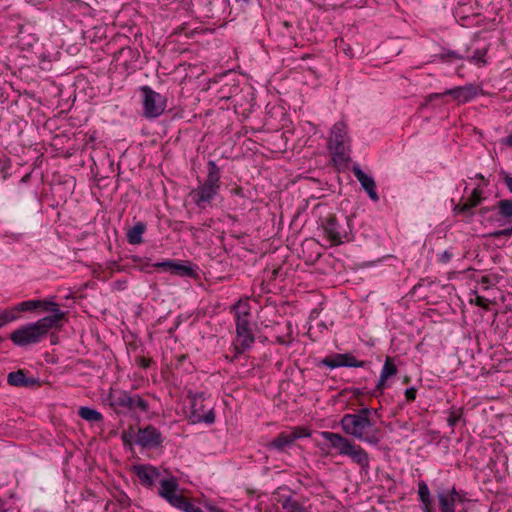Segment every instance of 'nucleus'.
Masks as SVG:
<instances>
[{"label":"nucleus","mask_w":512,"mask_h":512,"mask_svg":"<svg viewBox=\"0 0 512 512\" xmlns=\"http://www.w3.org/2000/svg\"><path fill=\"white\" fill-rule=\"evenodd\" d=\"M377 413V409L363 407L356 413L345 414L340 425L345 434L371 445H378L380 442V429L376 427L371 419V414Z\"/></svg>","instance_id":"1"},{"label":"nucleus","mask_w":512,"mask_h":512,"mask_svg":"<svg viewBox=\"0 0 512 512\" xmlns=\"http://www.w3.org/2000/svg\"><path fill=\"white\" fill-rule=\"evenodd\" d=\"M235 312L236 335L239 345L235 346V355L230 359L233 362L244 351L251 348L255 342V336L252 333L249 317L250 306L248 302L239 300L231 308Z\"/></svg>","instance_id":"2"},{"label":"nucleus","mask_w":512,"mask_h":512,"mask_svg":"<svg viewBox=\"0 0 512 512\" xmlns=\"http://www.w3.org/2000/svg\"><path fill=\"white\" fill-rule=\"evenodd\" d=\"M321 435L330 443L332 448L338 451L339 455L348 456L363 470H367L369 468V454L360 445L355 444L350 439L338 433L323 431Z\"/></svg>","instance_id":"3"},{"label":"nucleus","mask_w":512,"mask_h":512,"mask_svg":"<svg viewBox=\"0 0 512 512\" xmlns=\"http://www.w3.org/2000/svg\"><path fill=\"white\" fill-rule=\"evenodd\" d=\"M208 174L201 185L193 189L189 196L196 206L199 208H206L210 204L220 189V169L216 162L210 160L207 164Z\"/></svg>","instance_id":"4"},{"label":"nucleus","mask_w":512,"mask_h":512,"mask_svg":"<svg viewBox=\"0 0 512 512\" xmlns=\"http://www.w3.org/2000/svg\"><path fill=\"white\" fill-rule=\"evenodd\" d=\"M107 400L109 405L117 413H120L122 409L131 413H136L138 411L147 413L149 410L148 401L136 393H130L123 390H111L108 394Z\"/></svg>","instance_id":"5"},{"label":"nucleus","mask_w":512,"mask_h":512,"mask_svg":"<svg viewBox=\"0 0 512 512\" xmlns=\"http://www.w3.org/2000/svg\"><path fill=\"white\" fill-rule=\"evenodd\" d=\"M323 228L333 245H340L351 239L352 229L346 217L339 221L334 215H330L323 223Z\"/></svg>","instance_id":"6"},{"label":"nucleus","mask_w":512,"mask_h":512,"mask_svg":"<svg viewBox=\"0 0 512 512\" xmlns=\"http://www.w3.org/2000/svg\"><path fill=\"white\" fill-rule=\"evenodd\" d=\"M143 96L142 104L146 118L159 117L166 108V99L151 87L145 85L140 87Z\"/></svg>","instance_id":"7"},{"label":"nucleus","mask_w":512,"mask_h":512,"mask_svg":"<svg viewBox=\"0 0 512 512\" xmlns=\"http://www.w3.org/2000/svg\"><path fill=\"white\" fill-rule=\"evenodd\" d=\"M188 398L191 401V410L190 414L188 416L189 420L193 424L197 423H206V424H212L215 421V413L212 408L208 409L207 412H205V394L203 392L200 393H188Z\"/></svg>","instance_id":"8"},{"label":"nucleus","mask_w":512,"mask_h":512,"mask_svg":"<svg viewBox=\"0 0 512 512\" xmlns=\"http://www.w3.org/2000/svg\"><path fill=\"white\" fill-rule=\"evenodd\" d=\"M9 338L13 344L18 347L38 344L43 340L34 323L20 326L10 334Z\"/></svg>","instance_id":"9"},{"label":"nucleus","mask_w":512,"mask_h":512,"mask_svg":"<svg viewBox=\"0 0 512 512\" xmlns=\"http://www.w3.org/2000/svg\"><path fill=\"white\" fill-rule=\"evenodd\" d=\"M446 95L452 96L453 99L459 103H466L478 95V90L477 87L473 84L457 86L451 89H447L443 93H432L428 96V100L431 101Z\"/></svg>","instance_id":"10"},{"label":"nucleus","mask_w":512,"mask_h":512,"mask_svg":"<svg viewBox=\"0 0 512 512\" xmlns=\"http://www.w3.org/2000/svg\"><path fill=\"white\" fill-rule=\"evenodd\" d=\"M134 443L142 448H158L163 443L161 432L153 425H148L145 428H140L134 440Z\"/></svg>","instance_id":"11"},{"label":"nucleus","mask_w":512,"mask_h":512,"mask_svg":"<svg viewBox=\"0 0 512 512\" xmlns=\"http://www.w3.org/2000/svg\"><path fill=\"white\" fill-rule=\"evenodd\" d=\"M321 364L331 369L338 367L362 368L369 365L370 362L357 360L351 353H337L322 359Z\"/></svg>","instance_id":"12"},{"label":"nucleus","mask_w":512,"mask_h":512,"mask_svg":"<svg viewBox=\"0 0 512 512\" xmlns=\"http://www.w3.org/2000/svg\"><path fill=\"white\" fill-rule=\"evenodd\" d=\"M346 138V124L341 121L335 123L328 141V147L333 152L334 156L338 157L339 159H342L345 154L344 144Z\"/></svg>","instance_id":"13"},{"label":"nucleus","mask_w":512,"mask_h":512,"mask_svg":"<svg viewBox=\"0 0 512 512\" xmlns=\"http://www.w3.org/2000/svg\"><path fill=\"white\" fill-rule=\"evenodd\" d=\"M160 489L158 494L164 498L171 506H175V504L181 499L183 495L177 494L176 492L179 490V484L176 477L171 476L170 478H162L159 479Z\"/></svg>","instance_id":"14"},{"label":"nucleus","mask_w":512,"mask_h":512,"mask_svg":"<svg viewBox=\"0 0 512 512\" xmlns=\"http://www.w3.org/2000/svg\"><path fill=\"white\" fill-rule=\"evenodd\" d=\"M66 317V313L61 310H56V313L45 316L36 322H34L39 333L44 339L51 329H61L63 326V320Z\"/></svg>","instance_id":"15"},{"label":"nucleus","mask_w":512,"mask_h":512,"mask_svg":"<svg viewBox=\"0 0 512 512\" xmlns=\"http://www.w3.org/2000/svg\"><path fill=\"white\" fill-rule=\"evenodd\" d=\"M436 496L440 512H455L456 502L463 501L461 494L454 487L450 490H438Z\"/></svg>","instance_id":"16"},{"label":"nucleus","mask_w":512,"mask_h":512,"mask_svg":"<svg viewBox=\"0 0 512 512\" xmlns=\"http://www.w3.org/2000/svg\"><path fill=\"white\" fill-rule=\"evenodd\" d=\"M134 471L139 478L140 483L148 488L154 486L155 483L159 481V477L161 476L160 471L151 465H135Z\"/></svg>","instance_id":"17"},{"label":"nucleus","mask_w":512,"mask_h":512,"mask_svg":"<svg viewBox=\"0 0 512 512\" xmlns=\"http://www.w3.org/2000/svg\"><path fill=\"white\" fill-rule=\"evenodd\" d=\"M352 172L355 178L361 184V187L367 192L368 196L371 200L377 202L379 200V196L376 190V183L374 179L367 175L359 165H354L352 167Z\"/></svg>","instance_id":"18"},{"label":"nucleus","mask_w":512,"mask_h":512,"mask_svg":"<svg viewBox=\"0 0 512 512\" xmlns=\"http://www.w3.org/2000/svg\"><path fill=\"white\" fill-rule=\"evenodd\" d=\"M7 382L14 387H33L40 385L38 378L27 377L25 370L10 372L7 376Z\"/></svg>","instance_id":"19"},{"label":"nucleus","mask_w":512,"mask_h":512,"mask_svg":"<svg viewBox=\"0 0 512 512\" xmlns=\"http://www.w3.org/2000/svg\"><path fill=\"white\" fill-rule=\"evenodd\" d=\"M482 192L480 189L476 188L473 190L471 196L467 199V201L463 204L457 205L454 210L459 213L466 214L468 216H472V208L479 205L482 201Z\"/></svg>","instance_id":"20"},{"label":"nucleus","mask_w":512,"mask_h":512,"mask_svg":"<svg viewBox=\"0 0 512 512\" xmlns=\"http://www.w3.org/2000/svg\"><path fill=\"white\" fill-rule=\"evenodd\" d=\"M297 440V436H292L291 433L281 432L267 444L269 450H276L279 452L284 451L287 447H290L294 441Z\"/></svg>","instance_id":"21"},{"label":"nucleus","mask_w":512,"mask_h":512,"mask_svg":"<svg viewBox=\"0 0 512 512\" xmlns=\"http://www.w3.org/2000/svg\"><path fill=\"white\" fill-rule=\"evenodd\" d=\"M198 268L195 265H186L181 261H172L170 273L180 277H190L197 278L198 277Z\"/></svg>","instance_id":"22"},{"label":"nucleus","mask_w":512,"mask_h":512,"mask_svg":"<svg viewBox=\"0 0 512 512\" xmlns=\"http://www.w3.org/2000/svg\"><path fill=\"white\" fill-rule=\"evenodd\" d=\"M146 224L144 222H137L126 233V238L129 244L137 245L143 242L142 235L146 231Z\"/></svg>","instance_id":"23"},{"label":"nucleus","mask_w":512,"mask_h":512,"mask_svg":"<svg viewBox=\"0 0 512 512\" xmlns=\"http://www.w3.org/2000/svg\"><path fill=\"white\" fill-rule=\"evenodd\" d=\"M418 497L423 505V512L433 510V500L427 483L423 480L418 482Z\"/></svg>","instance_id":"24"},{"label":"nucleus","mask_w":512,"mask_h":512,"mask_svg":"<svg viewBox=\"0 0 512 512\" xmlns=\"http://www.w3.org/2000/svg\"><path fill=\"white\" fill-rule=\"evenodd\" d=\"M494 208H497V215L506 220L507 223H512V199H503L498 201Z\"/></svg>","instance_id":"25"},{"label":"nucleus","mask_w":512,"mask_h":512,"mask_svg":"<svg viewBox=\"0 0 512 512\" xmlns=\"http://www.w3.org/2000/svg\"><path fill=\"white\" fill-rule=\"evenodd\" d=\"M78 415L88 422L97 423L103 420V416L99 411L86 406L79 408Z\"/></svg>","instance_id":"26"},{"label":"nucleus","mask_w":512,"mask_h":512,"mask_svg":"<svg viewBox=\"0 0 512 512\" xmlns=\"http://www.w3.org/2000/svg\"><path fill=\"white\" fill-rule=\"evenodd\" d=\"M175 508L183 512H204L200 507L196 506L188 498L182 496L181 499L175 504Z\"/></svg>","instance_id":"27"},{"label":"nucleus","mask_w":512,"mask_h":512,"mask_svg":"<svg viewBox=\"0 0 512 512\" xmlns=\"http://www.w3.org/2000/svg\"><path fill=\"white\" fill-rule=\"evenodd\" d=\"M398 372L397 366L395 365L393 358L387 356L384 362V365L381 370V374L384 378L389 379L392 376H395Z\"/></svg>","instance_id":"28"},{"label":"nucleus","mask_w":512,"mask_h":512,"mask_svg":"<svg viewBox=\"0 0 512 512\" xmlns=\"http://www.w3.org/2000/svg\"><path fill=\"white\" fill-rule=\"evenodd\" d=\"M40 299L23 301L15 305V310H17L18 314L21 312L33 311L40 307Z\"/></svg>","instance_id":"29"},{"label":"nucleus","mask_w":512,"mask_h":512,"mask_svg":"<svg viewBox=\"0 0 512 512\" xmlns=\"http://www.w3.org/2000/svg\"><path fill=\"white\" fill-rule=\"evenodd\" d=\"M440 60L452 62L454 60H461L466 58L464 54H460L458 51L443 49L442 53L436 55Z\"/></svg>","instance_id":"30"},{"label":"nucleus","mask_w":512,"mask_h":512,"mask_svg":"<svg viewBox=\"0 0 512 512\" xmlns=\"http://www.w3.org/2000/svg\"><path fill=\"white\" fill-rule=\"evenodd\" d=\"M0 317L4 324H8L14 320H16L19 317V314L17 310H15V306L11 308H6L3 310H0Z\"/></svg>","instance_id":"31"},{"label":"nucleus","mask_w":512,"mask_h":512,"mask_svg":"<svg viewBox=\"0 0 512 512\" xmlns=\"http://www.w3.org/2000/svg\"><path fill=\"white\" fill-rule=\"evenodd\" d=\"M463 412L461 409H452L447 418L448 425L453 428L462 418Z\"/></svg>","instance_id":"32"},{"label":"nucleus","mask_w":512,"mask_h":512,"mask_svg":"<svg viewBox=\"0 0 512 512\" xmlns=\"http://www.w3.org/2000/svg\"><path fill=\"white\" fill-rule=\"evenodd\" d=\"M40 302L41 304L39 308L43 311L51 312L53 314L56 313V310H60L58 304L51 299L40 300Z\"/></svg>","instance_id":"33"},{"label":"nucleus","mask_w":512,"mask_h":512,"mask_svg":"<svg viewBox=\"0 0 512 512\" xmlns=\"http://www.w3.org/2000/svg\"><path fill=\"white\" fill-rule=\"evenodd\" d=\"M121 438H122L123 444L125 446L126 445L131 446L134 443V440L136 438L133 428L130 427L129 430L123 431Z\"/></svg>","instance_id":"34"},{"label":"nucleus","mask_w":512,"mask_h":512,"mask_svg":"<svg viewBox=\"0 0 512 512\" xmlns=\"http://www.w3.org/2000/svg\"><path fill=\"white\" fill-rule=\"evenodd\" d=\"M487 53V49H477L474 54L469 58L471 62L485 64L484 57Z\"/></svg>","instance_id":"35"},{"label":"nucleus","mask_w":512,"mask_h":512,"mask_svg":"<svg viewBox=\"0 0 512 512\" xmlns=\"http://www.w3.org/2000/svg\"><path fill=\"white\" fill-rule=\"evenodd\" d=\"M290 433L292 436H297V439L309 437L311 435L310 430L303 426L294 427Z\"/></svg>","instance_id":"36"},{"label":"nucleus","mask_w":512,"mask_h":512,"mask_svg":"<svg viewBox=\"0 0 512 512\" xmlns=\"http://www.w3.org/2000/svg\"><path fill=\"white\" fill-rule=\"evenodd\" d=\"M512 236V226L506 229L497 230L489 233V237L493 239H499L501 237Z\"/></svg>","instance_id":"37"},{"label":"nucleus","mask_w":512,"mask_h":512,"mask_svg":"<svg viewBox=\"0 0 512 512\" xmlns=\"http://www.w3.org/2000/svg\"><path fill=\"white\" fill-rule=\"evenodd\" d=\"M471 303H474L476 306L481 307L485 310H489L490 301L483 296L477 295L475 300H471Z\"/></svg>","instance_id":"38"},{"label":"nucleus","mask_w":512,"mask_h":512,"mask_svg":"<svg viewBox=\"0 0 512 512\" xmlns=\"http://www.w3.org/2000/svg\"><path fill=\"white\" fill-rule=\"evenodd\" d=\"M283 508L284 509H291L292 512H296V511L300 510V504L297 501H295V500L287 499L283 503Z\"/></svg>","instance_id":"39"},{"label":"nucleus","mask_w":512,"mask_h":512,"mask_svg":"<svg viewBox=\"0 0 512 512\" xmlns=\"http://www.w3.org/2000/svg\"><path fill=\"white\" fill-rule=\"evenodd\" d=\"M173 260H165L152 264V267L162 269L163 271H170Z\"/></svg>","instance_id":"40"},{"label":"nucleus","mask_w":512,"mask_h":512,"mask_svg":"<svg viewBox=\"0 0 512 512\" xmlns=\"http://www.w3.org/2000/svg\"><path fill=\"white\" fill-rule=\"evenodd\" d=\"M417 390L414 387L407 388L405 390V397L408 402H412L416 399Z\"/></svg>","instance_id":"41"},{"label":"nucleus","mask_w":512,"mask_h":512,"mask_svg":"<svg viewBox=\"0 0 512 512\" xmlns=\"http://www.w3.org/2000/svg\"><path fill=\"white\" fill-rule=\"evenodd\" d=\"M152 360L150 358L139 356L136 358V363L142 368H148Z\"/></svg>","instance_id":"42"},{"label":"nucleus","mask_w":512,"mask_h":512,"mask_svg":"<svg viewBox=\"0 0 512 512\" xmlns=\"http://www.w3.org/2000/svg\"><path fill=\"white\" fill-rule=\"evenodd\" d=\"M387 380H388L387 378H384L382 375H380V378L376 384V390L382 392L386 386Z\"/></svg>","instance_id":"43"},{"label":"nucleus","mask_w":512,"mask_h":512,"mask_svg":"<svg viewBox=\"0 0 512 512\" xmlns=\"http://www.w3.org/2000/svg\"><path fill=\"white\" fill-rule=\"evenodd\" d=\"M118 502L120 505L124 508L128 507L130 505V499L127 495L123 494L118 498Z\"/></svg>","instance_id":"44"},{"label":"nucleus","mask_w":512,"mask_h":512,"mask_svg":"<svg viewBox=\"0 0 512 512\" xmlns=\"http://www.w3.org/2000/svg\"><path fill=\"white\" fill-rule=\"evenodd\" d=\"M452 255L448 252V251H444L440 257H439V261L442 262V263H447L450 261Z\"/></svg>","instance_id":"45"},{"label":"nucleus","mask_w":512,"mask_h":512,"mask_svg":"<svg viewBox=\"0 0 512 512\" xmlns=\"http://www.w3.org/2000/svg\"><path fill=\"white\" fill-rule=\"evenodd\" d=\"M501 143L512 148V133L505 138L501 139Z\"/></svg>","instance_id":"46"},{"label":"nucleus","mask_w":512,"mask_h":512,"mask_svg":"<svg viewBox=\"0 0 512 512\" xmlns=\"http://www.w3.org/2000/svg\"><path fill=\"white\" fill-rule=\"evenodd\" d=\"M504 182L509 189V191L512 193V177L509 175H506L504 178Z\"/></svg>","instance_id":"47"},{"label":"nucleus","mask_w":512,"mask_h":512,"mask_svg":"<svg viewBox=\"0 0 512 512\" xmlns=\"http://www.w3.org/2000/svg\"><path fill=\"white\" fill-rule=\"evenodd\" d=\"M494 209H495V208H494V206H493L492 208H489V207H482V208L479 210V214H480L481 216H483V217H484V216H485L489 211H492V210H494Z\"/></svg>","instance_id":"48"},{"label":"nucleus","mask_w":512,"mask_h":512,"mask_svg":"<svg viewBox=\"0 0 512 512\" xmlns=\"http://www.w3.org/2000/svg\"><path fill=\"white\" fill-rule=\"evenodd\" d=\"M206 508L208 509L209 512H225L223 509H220L213 505H206Z\"/></svg>","instance_id":"49"},{"label":"nucleus","mask_w":512,"mask_h":512,"mask_svg":"<svg viewBox=\"0 0 512 512\" xmlns=\"http://www.w3.org/2000/svg\"><path fill=\"white\" fill-rule=\"evenodd\" d=\"M276 342L278 344H281V345H287L289 344L291 341H286L285 338L283 336H277L276 337Z\"/></svg>","instance_id":"50"},{"label":"nucleus","mask_w":512,"mask_h":512,"mask_svg":"<svg viewBox=\"0 0 512 512\" xmlns=\"http://www.w3.org/2000/svg\"><path fill=\"white\" fill-rule=\"evenodd\" d=\"M352 393L355 398H359L360 396H362L364 394L360 388L352 389Z\"/></svg>","instance_id":"51"},{"label":"nucleus","mask_w":512,"mask_h":512,"mask_svg":"<svg viewBox=\"0 0 512 512\" xmlns=\"http://www.w3.org/2000/svg\"><path fill=\"white\" fill-rule=\"evenodd\" d=\"M344 52L346 55H348L350 57L353 56L351 47H347L346 49H344Z\"/></svg>","instance_id":"52"},{"label":"nucleus","mask_w":512,"mask_h":512,"mask_svg":"<svg viewBox=\"0 0 512 512\" xmlns=\"http://www.w3.org/2000/svg\"><path fill=\"white\" fill-rule=\"evenodd\" d=\"M475 178L484 180V176L481 173L476 174Z\"/></svg>","instance_id":"53"},{"label":"nucleus","mask_w":512,"mask_h":512,"mask_svg":"<svg viewBox=\"0 0 512 512\" xmlns=\"http://www.w3.org/2000/svg\"><path fill=\"white\" fill-rule=\"evenodd\" d=\"M52 338H56L54 335H52ZM51 343L54 344L56 343L55 339H51Z\"/></svg>","instance_id":"54"},{"label":"nucleus","mask_w":512,"mask_h":512,"mask_svg":"<svg viewBox=\"0 0 512 512\" xmlns=\"http://www.w3.org/2000/svg\"><path fill=\"white\" fill-rule=\"evenodd\" d=\"M4 341V338L0 336V343Z\"/></svg>","instance_id":"55"},{"label":"nucleus","mask_w":512,"mask_h":512,"mask_svg":"<svg viewBox=\"0 0 512 512\" xmlns=\"http://www.w3.org/2000/svg\"><path fill=\"white\" fill-rule=\"evenodd\" d=\"M1 512H7V510H6V509H3V510H1Z\"/></svg>","instance_id":"56"}]
</instances>
